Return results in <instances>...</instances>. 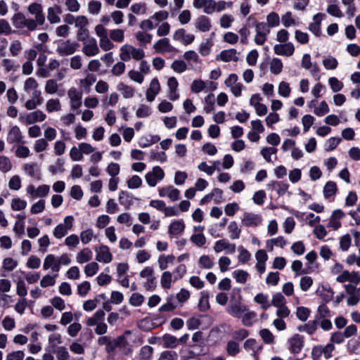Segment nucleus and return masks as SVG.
<instances>
[{
  "mask_svg": "<svg viewBox=\"0 0 360 360\" xmlns=\"http://www.w3.org/2000/svg\"><path fill=\"white\" fill-rule=\"evenodd\" d=\"M99 270V265L96 262H91L90 263H88L84 266V274L87 277H91L94 276L97 274V272Z\"/></svg>",
  "mask_w": 360,
  "mask_h": 360,
  "instance_id": "6e6d98bb",
  "label": "nucleus"
},
{
  "mask_svg": "<svg viewBox=\"0 0 360 360\" xmlns=\"http://www.w3.org/2000/svg\"><path fill=\"white\" fill-rule=\"evenodd\" d=\"M96 259L99 262L108 264L112 260V255L107 245H102L95 250Z\"/></svg>",
  "mask_w": 360,
  "mask_h": 360,
  "instance_id": "ddd939ff",
  "label": "nucleus"
},
{
  "mask_svg": "<svg viewBox=\"0 0 360 360\" xmlns=\"http://www.w3.org/2000/svg\"><path fill=\"white\" fill-rule=\"evenodd\" d=\"M174 281V276L170 271H164L161 276L160 284L164 289H170Z\"/></svg>",
  "mask_w": 360,
  "mask_h": 360,
  "instance_id": "58836bf2",
  "label": "nucleus"
},
{
  "mask_svg": "<svg viewBox=\"0 0 360 360\" xmlns=\"http://www.w3.org/2000/svg\"><path fill=\"white\" fill-rule=\"evenodd\" d=\"M325 16L323 13H316L313 17V22L309 25V30L316 36H319L321 34V23Z\"/></svg>",
  "mask_w": 360,
  "mask_h": 360,
  "instance_id": "bb28decb",
  "label": "nucleus"
},
{
  "mask_svg": "<svg viewBox=\"0 0 360 360\" xmlns=\"http://www.w3.org/2000/svg\"><path fill=\"white\" fill-rule=\"evenodd\" d=\"M161 86L157 77L152 79L149 87L146 91V98L148 102H153L155 96L160 92Z\"/></svg>",
  "mask_w": 360,
  "mask_h": 360,
  "instance_id": "4468645a",
  "label": "nucleus"
},
{
  "mask_svg": "<svg viewBox=\"0 0 360 360\" xmlns=\"http://www.w3.org/2000/svg\"><path fill=\"white\" fill-rule=\"evenodd\" d=\"M185 227V224L182 219L176 220L169 225L168 233L169 235H179L184 232Z\"/></svg>",
  "mask_w": 360,
  "mask_h": 360,
  "instance_id": "473e14b6",
  "label": "nucleus"
},
{
  "mask_svg": "<svg viewBox=\"0 0 360 360\" xmlns=\"http://www.w3.org/2000/svg\"><path fill=\"white\" fill-rule=\"evenodd\" d=\"M79 44L70 39L59 41L56 46V52L60 56H68L74 54L79 49Z\"/></svg>",
  "mask_w": 360,
  "mask_h": 360,
  "instance_id": "f03ea898",
  "label": "nucleus"
},
{
  "mask_svg": "<svg viewBox=\"0 0 360 360\" xmlns=\"http://www.w3.org/2000/svg\"><path fill=\"white\" fill-rule=\"evenodd\" d=\"M74 217L71 215L66 216L63 221L58 224L53 231V236L57 239H61L65 236L68 231L73 227Z\"/></svg>",
  "mask_w": 360,
  "mask_h": 360,
  "instance_id": "7ed1b4c3",
  "label": "nucleus"
},
{
  "mask_svg": "<svg viewBox=\"0 0 360 360\" xmlns=\"http://www.w3.org/2000/svg\"><path fill=\"white\" fill-rule=\"evenodd\" d=\"M167 84L169 88V98L173 101L178 100L179 98V94L177 92L179 82L176 77H169L167 80Z\"/></svg>",
  "mask_w": 360,
  "mask_h": 360,
  "instance_id": "b1692460",
  "label": "nucleus"
},
{
  "mask_svg": "<svg viewBox=\"0 0 360 360\" xmlns=\"http://www.w3.org/2000/svg\"><path fill=\"white\" fill-rule=\"evenodd\" d=\"M49 352L56 354L57 360H69L70 354L65 346L50 345Z\"/></svg>",
  "mask_w": 360,
  "mask_h": 360,
  "instance_id": "393cba45",
  "label": "nucleus"
},
{
  "mask_svg": "<svg viewBox=\"0 0 360 360\" xmlns=\"http://www.w3.org/2000/svg\"><path fill=\"white\" fill-rule=\"evenodd\" d=\"M132 46L131 45L124 44L120 48V58L122 61L130 60L131 58Z\"/></svg>",
  "mask_w": 360,
  "mask_h": 360,
  "instance_id": "864d4df0",
  "label": "nucleus"
},
{
  "mask_svg": "<svg viewBox=\"0 0 360 360\" xmlns=\"http://www.w3.org/2000/svg\"><path fill=\"white\" fill-rule=\"evenodd\" d=\"M61 108L60 101L58 98H51L46 101V110L49 113L60 111Z\"/></svg>",
  "mask_w": 360,
  "mask_h": 360,
  "instance_id": "e433bc0d",
  "label": "nucleus"
},
{
  "mask_svg": "<svg viewBox=\"0 0 360 360\" xmlns=\"http://www.w3.org/2000/svg\"><path fill=\"white\" fill-rule=\"evenodd\" d=\"M198 265L200 268L210 269L214 266V262L209 255H203L199 257Z\"/></svg>",
  "mask_w": 360,
  "mask_h": 360,
  "instance_id": "37998d69",
  "label": "nucleus"
},
{
  "mask_svg": "<svg viewBox=\"0 0 360 360\" xmlns=\"http://www.w3.org/2000/svg\"><path fill=\"white\" fill-rule=\"evenodd\" d=\"M109 37L112 41L122 43L124 40V31L119 28L110 30Z\"/></svg>",
  "mask_w": 360,
  "mask_h": 360,
  "instance_id": "79ce46f5",
  "label": "nucleus"
},
{
  "mask_svg": "<svg viewBox=\"0 0 360 360\" xmlns=\"http://www.w3.org/2000/svg\"><path fill=\"white\" fill-rule=\"evenodd\" d=\"M102 4L99 1L91 0L88 4L87 10L90 14L98 15L101 10Z\"/></svg>",
  "mask_w": 360,
  "mask_h": 360,
  "instance_id": "e2e57ef3",
  "label": "nucleus"
},
{
  "mask_svg": "<svg viewBox=\"0 0 360 360\" xmlns=\"http://www.w3.org/2000/svg\"><path fill=\"white\" fill-rule=\"evenodd\" d=\"M259 334L265 344L272 345L275 342V338L273 333L267 328L259 330Z\"/></svg>",
  "mask_w": 360,
  "mask_h": 360,
  "instance_id": "a18cd8bd",
  "label": "nucleus"
},
{
  "mask_svg": "<svg viewBox=\"0 0 360 360\" xmlns=\"http://www.w3.org/2000/svg\"><path fill=\"white\" fill-rule=\"evenodd\" d=\"M274 53L276 55L291 56L295 52L294 45L291 42L276 44L274 46Z\"/></svg>",
  "mask_w": 360,
  "mask_h": 360,
  "instance_id": "a211bd4d",
  "label": "nucleus"
},
{
  "mask_svg": "<svg viewBox=\"0 0 360 360\" xmlns=\"http://www.w3.org/2000/svg\"><path fill=\"white\" fill-rule=\"evenodd\" d=\"M248 311V307L240 302H231L226 308V311L233 317L240 318L243 313Z\"/></svg>",
  "mask_w": 360,
  "mask_h": 360,
  "instance_id": "f3484780",
  "label": "nucleus"
},
{
  "mask_svg": "<svg viewBox=\"0 0 360 360\" xmlns=\"http://www.w3.org/2000/svg\"><path fill=\"white\" fill-rule=\"evenodd\" d=\"M58 276V274L56 273L52 276L49 274L45 275L40 281V285L42 288L53 286L56 284V279Z\"/></svg>",
  "mask_w": 360,
  "mask_h": 360,
  "instance_id": "09e8293b",
  "label": "nucleus"
},
{
  "mask_svg": "<svg viewBox=\"0 0 360 360\" xmlns=\"http://www.w3.org/2000/svg\"><path fill=\"white\" fill-rule=\"evenodd\" d=\"M276 153L277 149L274 147H264L260 150L261 155L267 162H270L272 161L271 155H276Z\"/></svg>",
  "mask_w": 360,
  "mask_h": 360,
  "instance_id": "052dcab7",
  "label": "nucleus"
},
{
  "mask_svg": "<svg viewBox=\"0 0 360 360\" xmlns=\"http://www.w3.org/2000/svg\"><path fill=\"white\" fill-rule=\"evenodd\" d=\"M210 293L203 290L200 292V297L198 304V309L202 312H205L210 309V305L209 302Z\"/></svg>",
  "mask_w": 360,
  "mask_h": 360,
  "instance_id": "72a5a7b5",
  "label": "nucleus"
},
{
  "mask_svg": "<svg viewBox=\"0 0 360 360\" xmlns=\"http://www.w3.org/2000/svg\"><path fill=\"white\" fill-rule=\"evenodd\" d=\"M158 193L160 197H167L172 201H176L180 198V191L172 185L159 188Z\"/></svg>",
  "mask_w": 360,
  "mask_h": 360,
  "instance_id": "2eb2a0df",
  "label": "nucleus"
},
{
  "mask_svg": "<svg viewBox=\"0 0 360 360\" xmlns=\"http://www.w3.org/2000/svg\"><path fill=\"white\" fill-rule=\"evenodd\" d=\"M254 25L256 32L254 41L257 45L262 46L266 41L267 36L270 33V29L268 28V26L264 22L255 20Z\"/></svg>",
  "mask_w": 360,
  "mask_h": 360,
  "instance_id": "20e7f679",
  "label": "nucleus"
},
{
  "mask_svg": "<svg viewBox=\"0 0 360 360\" xmlns=\"http://www.w3.org/2000/svg\"><path fill=\"white\" fill-rule=\"evenodd\" d=\"M183 56H184V58L185 59V60H186L188 63L193 62V63H195V64H201L202 63L201 59L200 58L198 53L195 51H193V50L187 51L184 53Z\"/></svg>",
  "mask_w": 360,
  "mask_h": 360,
  "instance_id": "603ef678",
  "label": "nucleus"
},
{
  "mask_svg": "<svg viewBox=\"0 0 360 360\" xmlns=\"http://www.w3.org/2000/svg\"><path fill=\"white\" fill-rule=\"evenodd\" d=\"M27 205V202L25 200L20 198H15L11 200V207L14 211H20L25 210Z\"/></svg>",
  "mask_w": 360,
  "mask_h": 360,
  "instance_id": "680f3d73",
  "label": "nucleus"
},
{
  "mask_svg": "<svg viewBox=\"0 0 360 360\" xmlns=\"http://www.w3.org/2000/svg\"><path fill=\"white\" fill-rule=\"evenodd\" d=\"M22 136L20 128L18 126H13L7 136V141L10 143H20L22 141Z\"/></svg>",
  "mask_w": 360,
  "mask_h": 360,
  "instance_id": "c756f323",
  "label": "nucleus"
},
{
  "mask_svg": "<svg viewBox=\"0 0 360 360\" xmlns=\"http://www.w3.org/2000/svg\"><path fill=\"white\" fill-rule=\"evenodd\" d=\"M304 343V338L300 334H295L288 340V349L292 354H299Z\"/></svg>",
  "mask_w": 360,
  "mask_h": 360,
  "instance_id": "6e6552de",
  "label": "nucleus"
},
{
  "mask_svg": "<svg viewBox=\"0 0 360 360\" xmlns=\"http://www.w3.org/2000/svg\"><path fill=\"white\" fill-rule=\"evenodd\" d=\"M266 188L271 191H276L278 195H283L287 193L289 184L283 181H272L266 184Z\"/></svg>",
  "mask_w": 360,
  "mask_h": 360,
  "instance_id": "4be33fe9",
  "label": "nucleus"
},
{
  "mask_svg": "<svg viewBox=\"0 0 360 360\" xmlns=\"http://www.w3.org/2000/svg\"><path fill=\"white\" fill-rule=\"evenodd\" d=\"M215 0H193V6L196 9H203L207 15H212L215 11Z\"/></svg>",
  "mask_w": 360,
  "mask_h": 360,
  "instance_id": "9b49d317",
  "label": "nucleus"
},
{
  "mask_svg": "<svg viewBox=\"0 0 360 360\" xmlns=\"http://www.w3.org/2000/svg\"><path fill=\"white\" fill-rule=\"evenodd\" d=\"M62 13V8L58 5L49 7L47 8V20L50 24H58L60 22V14Z\"/></svg>",
  "mask_w": 360,
  "mask_h": 360,
  "instance_id": "aec40b11",
  "label": "nucleus"
},
{
  "mask_svg": "<svg viewBox=\"0 0 360 360\" xmlns=\"http://www.w3.org/2000/svg\"><path fill=\"white\" fill-rule=\"evenodd\" d=\"M153 49L158 53H174L179 52V50L172 46L168 38H162L159 39L153 44Z\"/></svg>",
  "mask_w": 360,
  "mask_h": 360,
  "instance_id": "1a4fd4ad",
  "label": "nucleus"
},
{
  "mask_svg": "<svg viewBox=\"0 0 360 360\" xmlns=\"http://www.w3.org/2000/svg\"><path fill=\"white\" fill-rule=\"evenodd\" d=\"M336 281L341 283L349 281L355 285H358L360 283V274L357 271L350 272L347 270H345V271H343L336 278Z\"/></svg>",
  "mask_w": 360,
  "mask_h": 360,
  "instance_id": "f8f14e48",
  "label": "nucleus"
},
{
  "mask_svg": "<svg viewBox=\"0 0 360 360\" xmlns=\"http://www.w3.org/2000/svg\"><path fill=\"white\" fill-rule=\"evenodd\" d=\"M338 191L336 184L334 181H328L323 187V195L326 198L334 195Z\"/></svg>",
  "mask_w": 360,
  "mask_h": 360,
  "instance_id": "c03bdc74",
  "label": "nucleus"
},
{
  "mask_svg": "<svg viewBox=\"0 0 360 360\" xmlns=\"http://www.w3.org/2000/svg\"><path fill=\"white\" fill-rule=\"evenodd\" d=\"M160 342L164 348L174 349L179 345L178 338L175 336L167 333L160 338Z\"/></svg>",
  "mask_w": 360,
  "mask_h": 360,
  "instance_id": "c85d7f7f",
  "label": "nucleus"
},
{
  "mask_svg": "<svg viewBox=\"0 0 360 360\" xmlns=\"http://www.w3.org/2000/svg\"><path fill=\"white\" fill-rule=\"evenodd\" d=\"M98 46L103 51H109L114 49L115 45L110 37L107 36L99 39Z\"/></svg>",
  "mask_w": 360,
  "mask_h": 360,
  "instance_id": "13d9d810",
  "label": "nucleus"
},
{
  "mask_svg": "<svg viewBox=\"0 0 360 360\" xmlns=\"http://www.w3.org/2000/svg\"><path fill=\"white\" fill-rule=\"evenodd\" d=\"M153 352L154 349L151 346L145 345L140 349L136 359L137 360H152Z\"/></svg>",
  "mask_w": 360,
  "mask_h": 360,
  "instance_id": "f704fd0d",
  "label": "nucleus"
},
{
  "mask_svg": "<svg viewBox=\"0 0 360 360\" xmlns=\"http://www.w3.org/2000/svg\"><path fill=\"white\" fill-rule=\"evenodd\" d=\"M27 12L34 18H27L23 13L17 12L11 20L13 27L18 30L26 29L29 32H34L38 27L43 26L46 22V15L41 4L32 2L27 6Z\"/></svg>",
  "mask_w": 360,
  "mask_h": 360,
  "instance_id": "f257e3e1",
  "label": "nucleus"
},
{
  "mask_svg": "<svg viewBox=\"0 0 360 360\" xmlns=\"http://www.w3.org/2000/svg\"><path fill=\"white\" fill-rule=\"evenodd\" d=\"M82 53L87 57H93L99 54L100 48L94 37L87 38L82 42Z\"/></svg>",
  "mask_w": 360,
  "mask_h": 360,
  "instance_id": "423d86ee",
  "label": "nucleus"
},
{
  "mask_svg": "<svg viewBox=\"0 0 360 360\" xmlns=\"http://www.w3.org/2000/svg\"><path fill=\"white\" fill-rule=\"evenodd\" d=\"M254 301L256 303L261 304V307L262 309L266 310L270 307V304L269 302V297L267 295H264L262 292L258 293L254 297Z\"/></svg>",
  "mask_w": 360,
  "mask_h": 360,
  "instance_id": "8fccbe9b",
  "label": "nucleus"
},
{
  "mask_svg": "<svg viewBox=\"0 0 360 360\" xmlns=\"http://www.w3.org/2000/svg\"><path fill=\"white\" fill-rule=\"evenodd\" d=\"M174 256L173 255H162L158 257V262L159 268L161 270H165L168 268L169 264H173L174 262Z\"/></svg>",
  "mask_w": 360,
  "mask_h": 360,
  "instance_id": "4c0bfd02",
  "label": "nucleus"
},
{
  "mask_svg": "<svg viewBox=\"0 0 360 360\" xmlns=\"http://www.w3.org/2000/svg\"><path fill=\"white\" fill-rule=\"evenodd\" d=\"M205 105L203 110L205 113L209 114L214 110L215 98L212 93L209 94L205 98Z\"/></svg>",
  "mask_w": 360,
  "mask_h": 360,
  "instance_id": "ea45409f",
  "label": "nucleus"
},
{
  "mask_svg": "<svg viewBox=\"0 0 360 360\" xmlns=\"http://www.w3.org/2000/svg\"><path fill=\"white\" fill-rule=\"evenodd\" d=\"M280 24V18L278 13L275 12L270 13L266 16V25L268 26V28L274 27L278 26Z\"/></svg>",
  "mask_w": 360,
  "mask_h": 360,
  "instance_id": "4d7b16f0",
  "label": "nucleus"
},
{
  "mask_svg": "<svg viewBox=\"0 0 360 360\" xmlns=\"http://www.w3.org/2000/svg\"><path fill=\"white\" fill-rule=\"evenodd\" d=\"M195 27L200 32H207L212 28L210 19L206 15H200L195 22Z\"/></svg>",
  "mask_w": 360,
  "mask_h": 360,
  "instance_id": "5701e85b",
  "label": "nucleus"
},
{
  "mask_svg": "<svg viewBox=\"0 0 360 360\" xmlns=\"http://www.w3.org/2000/svg\"><path fill=\"white\" fill-rule=\"evenodd\" d=\"M68 96L70 101V109L75 111L82 106V92L75 87L70 88L68 91Z\"/></svg>",
  "mask_w": 360,
  "mask_h": 360,
  "instance_id": "9d476101",
  "label": "nucleus"
},
{
  "mask_svg": "<svg viewBox=\"0 0 360 360\" xmlns=\"http://www.w3.org/2000/svg\"><path fill=\"white\" fill-rule=\"evenodd\" d=\"M135 37L142 44H150L152 41V35L146 32L139 31L135 34Z\"/></svg>",
  "mask_w": 360,
  "mask_h": 360,
  "instance_id": "338daca9",
  "label": "nucleus"
},
{
  "mask_svg": "<svg viewBox=\"0 0 360 360\" xmlns=\"http://www.w3.org/2000/svg\"><path fill=\"white\" fill-rule=\"evenodd\" d=\"M105 313L103 309H98L92 316L89 317L86 320V324L88 326H94L95 325L103 321Z\"/></svg>",
  "mask_w": 360,
  "mask_h": 360,
  "instance_id": "7c9ffc66",
  "label": "nucleus"
},
{
  "mask_svg": "<svg viewBox=\"0 0 360 360\" xmlns=\"http://www.w3.org/2000/svg\"><path fill=\"white\" fill-rule=\"evenodd\" d=\"M44 90L49 94H55L58 91V84L53 79H48L45 83Z\"/></svg>",
  "mask_w": 360,
  "mask_h": 360,
  "instance_id": "bf43d9fd",
  "label": "nucleus"
},
{
  "mask_svg": "<svg viewBox=\"0 0 360 360\" xmlns=\"http://www.w3.org/2000/svg\"><path fill=\"white\" fill-rule=\"evenodd\" d=\"M243 347L246 351L252 352H256L262 348V347L259 346L257 340L253 338L248 339L245 342Z\"/></svg>",
  "mask_w": 360,
  "mask_h": 360,
  "instance_id": "0e129e2a",
  "label": "nucleus"
},
{
  "mask_svg": "<svg viewBox=\"0 0 360 360\" xmlns=\"http://www.w3.org/2000/svg\"><path fill=\"white\" fill-rule=\"evenodd\" d=\"M117 90L124 98H131L134 96L136 89L134 86L123 82H120L117 86Z\"/></svg>",
  "mask_w": 360,
  "mask_h": 360,
  "instance_id": "cd10ccee",
  "label": "nucleus"
},
{
  "mask_svg": "<svg viewBox=\"0 0 360 360\" xmlns=\"http://www.w3.org/2000/svg\"><path fill=\"white\" fill-rule=\"evenodd\" d=\"M1 65L6 72H15L18 70L20 65L8 58H4L1 61Z\"/></svg>",
  "mask_w": 360,
  "mask_h": 360,
  "instance_id": "3c124183",
  "label": "nucleus"
},
{
  "mask_svg": "<svg viewBox=\"0 0 360 360\" xmlns=\"http://www.w3.org/2000/svg\"><path fill=\"white\" fill-rule=\"evenodd\" d=\"M244 314L241 316L240 319H241V322L245 326H252L254 323L257 321V313L255 311H247L243 313Z\"/></svg>",
  "mask_w": 360,
  "mask_h": 360,
  "instance_id": "c9c22d12",
  "label": "nucleus"
},
{
  "mask_svg": "<svg viewBox=\"0 0 360 360\" xmlns=\"http://www.w3.org/2000/svg\"><path fill=\"white\" fill-rule=\"evenodd\" d=\"M213 250L216 253L225 251L226 253L232 254L236 251V245L229 243L226 239H221L214 243Z\"/></svg>",
  "mask_w": 360,
  "mask_h": 360,
  "instance_id": "dca6fc26",
  "label": "nucleus"
},
{
  "mask_svg": "<svg viewBox=\"0 0 360 360\" xmlns=\"http://www.w3.org/2000/svg\"><path fill=\"white\" fill-rule=\"evenodd\" d=\"M242 223L248 227L257 226L262 223V217L259 214L245 212L242 219Z\"/></svg>",
  "mask_w": 360,
  "mask_h": 360,
  "instance_id": "412c9836",
  "label": "nucleus"
},
{
  "mask_svg": "<svg viewBox=\"0 0 360 360\" xmlns=\"http://www.w3.org/2000/svg\"><path fill=\"white\" fill-rule=\"evenodd\" d=\"M232 276L238 283L245 284L247 282L250 274L245 270L238 269L233 271Z\"/></svg>",
  "mask_w": 360,
  "mask_h": 360,
  "instance_id": "a19ab883",
  "label": "nucleus"
},
{
  "mask_svg": "<svg viewBox=\"0 0 360 360\" xmlns=\"http://www.w3.org/2000/svg\"><path fill=\"white\" fill-rule=\"evenodd\" d=\"M238 53L235 49L224 50L217 56V60H221L226 63L231 61L237 62L239 60Z\"/></svg>",
  "mask_w": 360,
  "mask_h": 360,
  "instance_id": "6ab92c4d",
  "label": "nucleus"
},
{
  "mask_svg": "<svg viewBox=\"0 0 360 360\" xmlns=\"http://www.w3.org/2000/svg\"><path fill=\"white\" fill-rule=\"evenodd\" d=\"M323 65L326 70H335L338 65V62L333 56H328L323 60Z\"/></svg>",
  "mask_w": 360,
  "mask_h": 360,
  "instance_id": "774afa93",
  "label": "nucleus"
},
{
  "mask_svg": "<svg viewBox=\"0 0 360 360\" xmlns=\"http://www.w3.org/2000/svg\"><path fill=\"white\" fill-rule=\"evenodd\" d=\"M92 257V251L89 248H84L77 254L76 261L78 264H84L90 262Z\"/></svg>",
  "mask_w": 360,
  "mask_h": 360,
  "instance_id": "2f4dec72",
  "label": "nucleus"
},
{
  "mask_svg": "<svg viewBox=\"0 0 360 360\" xmlns=\"http://www.w3.org/2000/svg\"><path fill=\"white\" fill-rule=\"evenodd\" d=\"M46 115L41 110H37L28 114L21 115L20 120L22 123L29 125L38 122H43L46 120Z\"/></svg>",
  "mask_w": 360,
  "mask_h": 360,
  "instance_id": "0eeeda50",
  "label": "nucleus"
},
{
  "mask_svg": "<svg viewBox=\"0 0 360 360\" xmlns=\"http://www.w3.org/2000/svg\"><path fill=\"white\" fill-rule=\"evenodd\" d=\"M240 352L239 344L233 340H230L226 345V352L231 356H235Z\"/></svg>",
  "mask_w": 360,
  "mask_h": 360,
  "instance_id": "69168bd1",
  "label": "nucleus"
},
{
  "mask_svg": "<svg viewBox=\"0 0 360 360\" xmlns=\"http://www.w3.org/2000/svg\"><path fill=\"white\" fill-rule=\"evenodd\" d=\"M228 232L231 239L236 240L240 238L241 229L236 221H231L228 226Z\"/></svg>",
  "mask_w": 360,
  "mask_h": 360,
  "instance_id": "de8ad7c7",
  "label": "nucleus"
},
{
  "mask_svg": "<svg viewBox=\"0 0 360 360\" xmlns=\"http://www.w3.org/2000/svg\"><path fill=\"white\" fill-rule=\"evenodd\" d=\"M190 240L197 247H202L207 242L205 235L202 233H193Z\"/></svg>",
  "mask_w": 360,
  "mask_h": 360,
  "instance_id": "5fc2aeb1",
  "label": "nucleus"
},
{
  "mask_svg": "<svg viewBox=\"0 0 360 360\" xmlns=\"http://www.w3.org/2000/svg\"><path fill=\"white\" fill-rule=\"evenodd\" d=\"M165 176L164 170L160 166H155L151 171L146 174L145 179L149 186L154 187L165 178Z\"/></svg>",
  "mask_w": 360,
  "mask_h": 360,
  "instance_id": "39448f33",
  "label": "nucleus"
},
{
  "mask_svg": "<svg viewBox=\"0 0 360 360\" xmlns=\"http://www.w3.org/2000/svg\"><path fill=\"white\" fill-rule=\"evenodd\" d=\"M270 71L274 75H278L282 72L283 63L278 58H273L269 63Z\"/></svg>",
  "mask_w": 360,
  "mask_h": 360,
  "instance_id": "49530a36",
  "label": "nucleus"
},
{
  "mask_svg": "<svg viewBox=\"0 0 360 360\" xmlns=\"http://www.w3.org/2000/svg\"><path fill=\"white\" fill-rule=\"evenodd\" d=\"M43 269L44 270L51 269L53 272L58 274L59 266L57 257L53 254L47 255L44 259Z\"/></svg>",
  "mask_w": 360,
  "mask_h": 360,
  "instance_id": "a878e982",
  "label": "nucleus"
}]
</instances>
